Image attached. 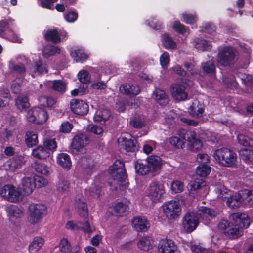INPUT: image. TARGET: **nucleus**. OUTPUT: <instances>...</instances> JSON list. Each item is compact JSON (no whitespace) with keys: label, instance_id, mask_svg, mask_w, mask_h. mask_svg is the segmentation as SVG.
Here are the masks:
<instances>
[{"label":"nucleus","instance_id":"nucleus-20","mask_svg":"<svg viewBox=\"0 0 253 253\" xmlns=\"http://www.w3.org/2000/svg\"><path fill=\"white\" fill-rule=\"evenodd\" d=\"M132 227L137 231L145 232L150 227V223L144 217L137 216L132 220Z\"/></svg>","mask_w":253,"mask_h":253},{"label":"nucleus","instance_id":"nucleus-46","mask_svg":"<svg viewBox=\"0 0 253 253\" xmlns=\"http://www.w3.org/2000/svg\"><path fill=\"white\" fill-rule=\"evenodd\" d=\"M136 172L142 175H146L151 171L148 164H144L141 162L137 161L135 164Z\"/></svg>","mask_w":253,"mask_h":253},{"label":"nucleus","instance_id":"nucleus-58","mask_svg":"<svg viewBox=\"0 0 253 253\" xmlns=\"http://www.w3.org/2000/svg\"><path fill=\"white\" fill-rule=\"evenodd\" d=\"M32 177L35 185V188L42 187L46 185L48 183L47 180L43 177L38 175H34Z\"/></svg>","mask_w":253,"mask_h":253},{"label":"nucleus","instance_id":"nucleus-43","mask_svg":"<svg viewBox=\"0 0 253 253\" xmlns=\"http://www.w3.org/2000/svg\"><path fill=\"white\" fill-rule=\"evenodd\" d=\"M45 37L46 39L54 43H58L60 42L59 34L57 30H48L46 31Z\"/></svg>","mask_w":253,"mask_h":253},{"label":"nucleus","instance_id":"nucleus-2","mask_svg":"<svg viewBox=\"0 0 253 253\" xmlns=\"http://www.w3.org/2000/svg\"><path fill=\"white\" fill-rule=\"evenodd\" d=\"M215 160L225 167H233L236 165L237 155L236 153L227 148H221L215 151L213 154Z\"/></svg>","mask_w":253,"mask_h":253},{"label":"nucleus","instance_id":"nucleus-19","mask_svg":"<svg viewBox=\"0 0 253 253\" xmlns=\"http://www.w3.org/2000/svg\"><path fill=\"white\" fill-rule=\"evenodd\" d=\"M217 214V211L206 207H201L198 211V215L200 216L205 224H208L210 221V218L214 217Z\"/></svg>","mask_w":253,"mask_h":253},{"label":"nucleus","instance_id":"nucleus-18","mask_svg":"<svg viewBox=\"0 0 253 253\" xmlns=\"http://www.w3.org/2000/svg\"><path fill=\"white\" fill-rule=\"evenodd\" d=\"M61 253H80V248L78 245L72 246L67 238L62 239L59 244Z\"/></svg>","mask_w":253,"mask_h":253},{"label":"nucleus","instance_id":"nucleus-45","mask_svg":"<svg viewBox=\"0 0 253 253\" xmlns=\"http://www.w3.org/2000/svg\"><path fill=\"white\" fill-rule=\"evenodd\" d=\"M31 71L38 74H43L47 73L46 64L41 61L36 62L35 66L31 69Z\"/></svg>","mask_w":253,"mask_h":253},{"label":"nucleus","instance_id":"nucleus-60","mask_svg":"<svg viewBox=\"0 0 253 253\" xmlns=\"http://www.w3.org/2000/svg\"><path fill=\"white\" fill-rule=\"evenodd\" d=\"M202 67L203 71L207 73L212 74L215 70V66L211 61L203 63Z\"/></svg>","mask_w":253,"mask_h":253},{"label":"nucleus","instance_id":"nucleus-55","mask_svg":"<svg viewBox=\"0 0 253 253\" xmlns=\"http://www.w3.org/2000/svg\"><path fill=\"white\" fill-rule=\"evenodd\" d=\"M60 52V48L53 45H48L45 47L43 50V54L46 56H50L59 53Z\"/></svg>","mask_w":253,"mask_h":253},{"label":"nucleus","instance_id":"nucleus-26","mask_svg":"<svg viewBox=\"0 0 253 253\" xmlns=\"http://www.w3.org/2000/svg\"><path fill=\"white\" fill-rule=\"evenodd\" d=\"M111 116V113L108 110L100 109L96 111L94 119L95 121L105 124L106 122L110 121Z\"/></svg>","mask_w":253,"mask_h":253},{"label":"nucleus","instance_id":"nucleus-8","mask_svg":"<svg viewBox=\"0 0 253 253\" xmlns=\"http://www.w3.org/2000/svg\"><path fill=\"white\" fill-rule=\"evenodd\" d=\"M28 121L37 124L44 123L47 119L48 115L46 111L40 107H34L30 110L26 116Z\"/></svg>","mask_w":253,"mask_h":253},{"label":"nucleus","instance_id":"nucleus-15","mask_svg":"<svg viewBox=\"0 0 253 253\" xmlns=\"http://www.w3.org/2000/svg\"><path fill=\"white\" fill-rule=\"evenodd\" d=\"M71 110L75 114L84 115L86 114L88 111V105L84 101L74 99L70 102Z\"/></svg>","mask_w":253,"mask_h":253},{"label":"nucleus","instance_id":"nucleus-56","mask_svg":"<svg viewBox=\"0 0 253 253\" xmlns=\"http://www.w3.org/2000/svg\"><path fill=\"white\" fill-rule=\"evenodd\" d=\"M217 198L219 199H226L230 195L228 190L223 186H219L216 189Z\"/></svg>","mask_w":253,"mask_h":253},{"label":"nucleus","instance_id":"nucleus-9","mask_svg":"<svg viewBox=\"0 0 253 253\" xmlns=\"http://www.w3.org/2000/svg\"><path fill=\"white\" fill-rule=\"evenodd\" d=\"M146 193L153 202L159 201L165 193L164 185L156 181L152 182L146 190Z\"/></svg>","mask_w":253,"mask_h":253},{"label":"nucleus","instance_id":"nucleus-30","mask_svg":"<svg viewBox=\"0 0 253 253\" xmlns=\"http://www.w3.org/2000/svg\"><path fill=\"white\" fill-rule=\"evenodd\" d=\"M44 239L41 237H35L29 245V251L30 253H36L43 245Z\"/></svg>","mask_w":253,"mask_h":253},{"label":"nucleus","instance_id":"nucleus-31","mask_svg":"<svg viewBox=\"0 0 253 253\" xmlns=\"http://www.w3.org/2000/svg\"><path fill=\"white\" fill-rule=\"evenodd\" d=\"M154 240L151 237L143 236L137 243L138 247L141 250L148 251L153 248Z\"/></svg>","mask_w":253,"mask_h":253},{"label":"nucleus","instance_id":"nucleus-38","mask_svg":"<svg viewBox=\"0 0 253 253\" xmlns=\"http://www.w3.org/2000/svg\"><path fill=\"white\" fill-rule=\"evenodd\" d=\"M25 143L29 147H32L38 143L37 134L34 131H27L25 135Z\"/></svg>","mask_w":253,"mask_h":253},{"label":"nucleus","instance_id":"nucleus-42","mask_svg":"<svg viewBox=\"0 0 253 253\" xmlns=\"http://www.w3.org/2000/svg\"><path fill=\"white\" fill-rule=\"evenodd\" d=\"M6 211L8 216L10 217H19L23 214V210L18 208L17 206L11 205L7 206Z\"/></svg>","mask_w":253,"mask_h":253},{"label":"nucleus","instance_id":"nucleus-16","mask_svg":"<svg viewBox=\"0 0 253 253\" xmlns=\"http://www.w3.org/2000/svg\"><path fill=\"white\" fill-rule=\"evenodd\" d=\"M171 94L173 98L178 101L186 100L188 96L185 86L180 83L172 85Z\"/></svg>","mask_w":253,"mask_h":253},{"label":"nucleus","instance_id":"nucleus-23","mask_svg":"<svg viewBox=\"0 0 253 253\" xmlns=\"http://www.w3.org/2000/svg\"><path fill=\"white\" fill-rule=\"evenodd\" d=\"M119 90L122 93L126 95H136L140 92V86L133 84H126L122 85Z\"/></svg>","mask_w":253,"mask_h":253},{"label":"nucleus","instance_id":"nucleus-21","mask_svg":"<svg viewBox=\"0 0 253 253\" xmlns=\"http://www.w3.org/2000/svg\"><path fill=\"white\" fill-rule=\"evenodd\" d=\"M75 207L78 209V212L84 217L88 215V209L85 199L82 194H78L75 198Z\"/></svg>","mask_w":253,"mask_h":253},{"label":"nucleus","instance_id":"nucleus-61","mask_svg":"<svg viewBox=\"0 0 253 253\" xmlns=\"http://www.w3.org/2000/svg\"><path fill=\"white\" fill-rule=\"evenodd\" d=\"M9 33L8 35H6V37H5V38L8 39L12 42H21V39L19 38L18 34L12 29V28L10 29Z\"/></svg>","mask_w":253,"mask_h":253},{"label":"nucleus","instance_id":"nucleus-6","mask_svg":"<svg viewBox=\"0 0 253 253\" xmlns=\"http://www.w3.org/2000/svg\"><path fill=\"white\" fill-rule=\"evenodd\" d=\"M161 208L164 214L169 219H174L177 218L181 211L179 202L175 200L165 202Z\"/></svg>","mask_w":253,"mask_h":253},{"label":"nucleus","instance_id":"nucleus-17","mask_svg":"<svg viewBox=\"0 0 253 253\" xmlns=\"http://www.w3.org/2000/svg\"><path fill=\"white\" fill-rule=\"evenodd\" d=\"M118 141L120 146L127 152H134L137 149V142L134 139L121 136Z\"/></svg>","mask_w":253,"mask_h":253},{"label":"nucleus","instance_id":"nucleus-57","mask_svg":"<svg viewBox=\"0 0 253 253\" xmlns=\"http://www.w3.org/2000/svg\"><path fill=\"white\" fill-rule=\"evenodd\" d=\"M78 79L84 84H87L90 82V76L89 73L84 70H81L78 74Z\"/></svg>","mask_w":253,"mask_h":253},{"label":"nucleus","instance_id":"nucleus-24","mask_svg":"<svg viewBox=\"0 0 253 253\" xmlns=\"http://www.w3.org/2000/svg\"><path fill=\"white\" fill-rule=\"evenodd\" d=\"M243 200H245L244 197L242 196V191H240L228 198L226 204L231 208H237L244 204Z\"/></svg>","mask_w":253,"mask_h":253},{"label":"nucleus","instance_id":"nucleus-62","mask_svg":"<svg viewBox=\"0 0 253 253\" xmlns=\"http://www.w3.org/2000/svg\"><path fill=\"white\" fill-rule=\"evenodd\" d=\"M182 17L183 21L187 24L194 23L197 20V17L194 14L183 13Z\"/></svg>","mask_w":253,"mask_h":253},{"label":"nucleus","instance_id":"nucleus-5","mask_svg":"<svg viewBox=\"0 0 253 253\" xmlns=\"http://www.w3.org/2000/svg\"><path fill=\"white\" fill-rule=\"evenodd\" d=\"M0 195L3 199L11 202H18L23 198L21 191L11 184L2 186L0 189Z\"/></svg>","mask_w":253,"mask_h":253},{"label":"nucleus","instance_id":"nucleus-40","mask_svg":"<svg viewBox=\"0 0 253 253\" xmlns=\"http://www.w3.org/2000/svg\"><path fill=\"white\" fill-rule=\"evenodd\" d=\"M39 101L42 105L49 107H55L57 104V100L55 98L46 96H40Z\"/></svg>","mask_w":253,"mask_h":253},{"label":"nucleus","instance_id":"nucleus-49","mask_svg":"<svg viewBox=\"0 0 253 253\" xmlns=\"http://www.w3.org/2000/svg\"><path fill=\"white\" fill-rule=\"evenodd\" d=\"M184 188V185L182 182L179 180H175L170 184V189L173 193L182 192Z\"/></svg>","mask_w":253,"mask_h":253},{"label":"nucleus","instance_id":"nucleus-44","mask_svg":"<svg viewBox=\"0 0 253 253\" xmlns=\"http://www.w3.org/2000/svg\"><path fill=\"white\" fill-rule=\"evenodd\" d=\"M162 42L166 49H174L176 48V43L167 34L162 35Z\"/></svg>","mask_w":253,"mask_h":253},{"label":"nucleus","instance_id":"nucleus-14","mask_svg":"<svg viewBox=\"0 0 253 253\" xmlns=\"http://www.w3.org/2000/svg\"><path fill=\"white\" fill-rule=\"evenodd\" d=\"M161 253H177L178 247L175 243L169 239H162L158 245Z\"/></svg>","mask_w":253,"mask_h":253},{"label":"nucleus","instance_id":"nucleus-53","mask_svg":"<svg viewBox=\"0 0 253 253\" xmlns=\"http://www.w3.org/2000/svg\"><path fill=\"white\" fill-rule=\"evenodd\" d=\"M188 246L193 253H211L210 251L203 248L200 245L191 242Z\"/></svg>","mask_w":253,"mask_h":253},{"label":"nucleus","instance_id":"nucleus-41","mask_svg":"<svg viewBox=\"0 0 253 253\" xmlns=\"http://www.w3.org/2000/svg\"><path fill=\"white\" fill-rule=\"evenodd\" d=\"M240 158L247 163L253 162V150L243 149L239 151Z\"/></svg>","mask_w":253,"mask_h":253},{"label":"nucleus","instance_id":"nucleus-11","mask_svg":"<svg viewBox=\"0 0 253 253\" xmlns=\"http://www.w3.org/2000/svg\"><path fill=\"white\" fill-rule=\"evenodd\" d=\"M199 224V218L194 212H187L183 217L182 226L184 230L190 233L193 231Z\"/></svg>","mask_w":253,"mask_h":253},{"label":"nucleus","instance_id":"nucleus-3","mask_svg":"<svg viewBox=\"0 0 253 253\" xmlns=\"http://www.w3.org/2000/svg\"><path fill=\"white\" fill-rule=\"evenodd\" d=\"M238 55L237 51L231 47H225L221 49L217 57L218 66H227L232 64Z\"/></svg>","mask_w":253,"mask_h":253},{"label":"nucleus","instance_id":"nucleus-35","mask_svg":"<svg viewBox=\"0 0 253 253\" xmlns=\"http://www.w3.org/2000/svg\"><path fill=\"white\" fill-rule=\"evenodd\" d=\"M193 45L195 48L201 51H206L211 48V45L206 40L197 38L194 40Z\"/></svg>","mask_w":253,"mask_h":253},{"label":"nucleus","instance_id":"nucleus-4","mask_svg":"<svg viewBox=\"0 0 253 253\" xmlns=\"http://www.w3.org/2000/svg\"><path fill=\"white\" fill-rule=\"evenodd\" d=\"M110 174L114 180L120 182V185L125 186L127 184V175L124 169V163L120 160H116L109 168Z\"/></svg>","mask_w":253,"mask_h":253},{"label":"nucleus","instance_id":"nucleus-10","mask_svg":"<svg viewBox=\"0 0 253 253\" xmlns=\"http://www.w3.org/2000/svg\"><path fill=\"white\" fill-rule=\"evenodd\" d=\"M89 142V139L85 134H80L73 139L72 147L77 153L85 154L87 152L86 146Z\"/></svg>","mask_w":253,"mask_h":253},{"label":"nucleus","instance_id":"nucleus-32","mask_svg":"<svg viewBox=\"0 0 253 253\" xmlns=\"http://www.w3.org/2000/svg\"><path fill=\"white\" fill-rule=\"evenodd\" d=\"M50 153L43 146H39L34 149L32 152V156L37 159H44L50 156Z\"/></svg>","mask_w":253,"mask_h":253},{"label":"nucleus","instance_id":"nucleus-48","mask_svg":"<svg viewBox=\"0 0 253 253\" xmlns=\"http://www.w3.org/2000/svg\"><path fill=\"white\" fill-rule=\"evenodd\" d=\"M67 84L62 80H54L52 82V88L57 91L64 93L66 89Z\"/></svg>","mask_w":253,"mask_h":253},{"label":"nucleus","instance_id":"nucleus-12","mask_svg":"<svg viewBox=\"0 0 253 253\" xmlns=\"http://www.w3.org/2000/svg\"><path fill=\"white\" fill-rule=\"evenodd\" d=\"M181 133L182 135H180L188 141V147L191 151L196 152L201 149L202 143L200 140L195 137L191 132L188 133L185 130H182Z\"/></svg>","mask_w":253,"mask_h":253},{"label":"nucleus","instance_id":"nucleus-22","mask_svg":"<svg viewBox=\"0 0 253 253\" xmlns=\"http://www.w3.org/2000/svg\"><path fill=\"white\" fill-rule=\"evenodd\" d=\"M204 111V105L198 100H194L188 108V112L192 116L199 118Z\"/></svg>","mask_w":253,"mask_h":253},{"label":"nucleus","instance_id":"nucleus-64","mask_svg":"<svg viewBox=\"0 0 253 253\" xmlns=\"http://www.w3.org/2000/svg\"><path fill=\"white\" fill-rule=\"evenodd\" d=\"M87 130L95 134H100L103 131V128L101 126L93 124L89 125L87 127Z\"/></svg>","mask_w":253,"mask_h":253},{"label":"nucleus","instance_id":"nucleus-50","mask_svg":"<svg viewBox=\"0 0 253 253\" xmlns=\"http://www.w3.org/2000/svg\"><path fill=\"white\" fill-rule=\"evenodd\" d=\"M211 171V168L207 165H200L196 169V173L201 177H206Z\"/></svg>","mask_w":253,"mask_h":253},{"label":"nucleus","instance_id":"nucleus-27","mask_svg":"<svg viewBox=\"0 0 253 253\" xmlns=\"http://www.w3.org/2000/svg\"><path fill=\"white\" fill-rule=\"evenodd\" d=\"M152 97L160 105H165L169 102L168 95L163 90L161 89H156L153 92Z\"/></svg>","mask_w":253,"mask_h":253},{"label":"nucleus","instance_id":"nucleus-25","mask_svg":"<svg viewBox=\"0 0 253 253\" xmlns=\"http://www.w3.org/2000/svg\"><path fill=\"white\" fill-rule=\"evenodd\" d=\"M57 164L62 168L70 169L72 167V161L70 156L64 153L59 154L56 158Z\"/></svg>","mask_w":253,"mask_h":253},{"label":"nucleus","instance_id":"nucleus-51","mask_svg":"<svg viewBox=\"0 0 253 253\" xmlns=\"http://www.w3.org/2000/svg\"><path fill=\"white\" fill-rule=\"evenodd\" d=\"M242 191L243 197H244L243 200L244 204H248L249 205H253V191H249L246 189Z\"/></svg>","mask_w":253,"mask_h":253},{"label":"nucleus","instance_id":"nucleus-1","mask_svg":"<svg viewBox=\"0 0 253 253\" xmlns=\"http://www.w3.org/2000/svg\"><path fill=\"white\" fill-rule=\"evenodd\" d=\"M233 222L231 223L226 231V235L231 238H238L243 233V229L249 227L250 224L248 215L240 213L231 215Z\"/></svg>","mask_w":253,"mask_h":253},{"label":"nucleus","instance_id":"nucleus-52","mask_svg":"<svg viewBox=\"0 0 253 253\" xmlns=\"http://www.w3.org/2000/svg\"><path fill=\"white\" fill-rule=\"evenodd\" d=\"M238 143L245 146L253 147V140L250 139L247 136L242 134H239L237 136Z\"/></svg>","mask_w":253,"mask_h":253},{"label":"nucleus","instance_id":"nucleus-28","mask_svg":"<svg viewBox=\"0 0 253 253\" xmlns=\"http://www.w3.org/2000/svg\"><path fill=\"white\" fill-rule=\"evenodd\" d=\"M147 164L151 171H157L160 169L162 165V160L159 156L152 155L147 158Z\"/></svg>","mask_w":253,"mask_h":253},{"label":"nucleus","instance_id":"nucleus-47","mask_svg":"<svg viewBox=\"0 0 253 253\" xmlns=\"http://www.w3.org/2000/svg\"><path fill=\"white\" fill-rule=\"evenodd\" d=\"M21 165L20 158L19 157H14L6 163V167L7 169L10 171H14Z\"/></svg>","mask_w":253,"mask_h":253},{"label":"nucleus","instance_id":"nucleus-34","mask_svg":"<svg viewBox=\"0 0 253 253\" xmlns=\"http://www.w3.org/2000/svg\"><path fill=\"white\" fill-rule=\"evenodd\" d=\"M22 186L25 193L27 194H30L35 188L33 177L23 178L22 180Z\"/></svg>","mask_w":253,"mask_h":253},{"label":"nucleus","instance_id":"nucleus-39","mask_svg":"<svg viewBox=\"0 0 253 253\" xmlns=\"http://www.w3.org/2000/svg\"><path fill=\"white\" fill-rule=\"evenodd\" d=\"M15 24L14 21L11 19H8L6 21L0 22V36L3 38L6 37V33L5 32L6 29L7 28H14Z\"/></svg>","mask_w":253,"mask_h":253},{"label":"nucleus","instance_id":"nucleus-13","mask_svg":"<svg viewBox=\"0 0 253 253\" xmlns=\"http://www.w3.org/2000/svg\"><path fill=\"white\" fill-rule=\"evenodd\" d=\"M77 168L81 169L84 174L89 175L94 170L93 161L91 158L82 157L78 161Z\"/></svg>","mask_w":253,"mask_h":253},{"label":"nucleus","instance_id":"nucleus-7","mask_svg":"<svg viewBox=\"0 0 253 253\" xmlns=\"http://www.w3.org/2000/svg\"><path fill=\"white\" fill-rule=\"evenodd\" d=\"M46 214V207L42 204H32L28 209V218L33 224L38 222Z\"/></svg>","mask_w":253,"mask_h":253},{"label":"nucleus","instance_id":"nucleus-33","mask_svg":"<svg viewBox=\"0 0 253 253\" xmlns=\"http://www.w3.org/2000/svg\"><path fill=\"white\" fill-rule=\"evenodd\" d=\"M71 56L76 61V62H83L87 60L89 55L85 51L84 49H79L75 50L71 53Z\"/></svg>","mask_w":253,"mask_h":253},{"label":"nucleus","instance_id":"nucleus-29","mask_svg":"<svg viewBox=\"0 0 253 253\" xmlns=\"http://www.w3.org/2000/svg\"><path fill=\"white\" fill-rule=\"evenodd\" d=\"M128 202H118L114 206V212L117 216H123L128 211Z\"/></svg>","mask_w":253,"mask_h":253},{"label":"nucleus","instance_id":"nucleus-59","mask_svg":"<svg viewBox=\"0 0 253 253\" xmlns=\"http://www.w3.org/2000/svg\"><path fill=\"white\" fill-rule=\"evenodd\" d=\"M130 124L137 128L142 127L145 124L144 117L140 116L135 117L130 121Z\"/></svg>","mask_w":253,"mask_h":253},{"label":"nucleus","instance_id":"nucleus-37","mask_svg":"<svg viewBox=\"0 0 253 253\" xmlns=\"http://www.w3.org/2000/svg\"><path fill=\"white\" fill-rule=\"evenodd\" d=\"M15 104L17 108L21 111L25 110L30 107L28 99L24 95L18 96L15 100Z\"/></svg>","mask_w":253,"mask_h":253},{"label":"nucleus","instance_id":"nucleus-36","mask_svg":"<svg viewBox=\"0 0 253 253\" xmlns=\"http://www.w3.org/2000/svg\"><path fill=\"white\" fill-rule=\"evenodd\" d=\"M32 167L37 172L42 174L46 175L50 173V168L44 163L34 162Z\"/></svg>","mask_w":253,"mask_h":253},{"label":"nucleus","instance_id":"nucleus-63","mask_svg":"<svg viewBox=\"0 0 253 253\" xmlns=\"http://www.w3.org/2000/svg\"><path fill=\"white\" fill-rule=\"evenodd\" d=\"M156 147V143L154 141H146L143 146V151L147 154H150Z\"/></svg>","mask_w":253,"mask_h":253},{"label":"nucleus","instance_id":"nucleus-54","mask_svg":"<svg viewBox=\"0 0 253 253\" xmlns=\"http://www.w3.org/2000/svg\"><path fill=\"white\" fill-rule=\"evenodd\" d=\"M70 188V183L68 181L65 179L60 180L57 184V190L59 192L64 193L68 191Z\"/></svg>","mask_w":253,"mask_h":253}]
</instances>
